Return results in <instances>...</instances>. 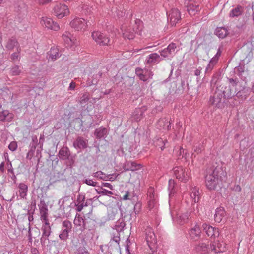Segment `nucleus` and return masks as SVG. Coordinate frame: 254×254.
Returning a JSON list of instances; mask_svg holds the SVG:
<instances>
[{
	"label": "nucleus",
	"mask_w": 254,
	"mask_h": 254,
	"mask_svg": "<svg viewBox=\"0 0 254 254\" xmlns=\"http://www.w3.org/2000/svg\"><path fill=\"white\" fill-rule=\"evenodd\" d=\"M160 60L159 55L157 53H152L146 58L145 62L146 64L150 65L158 63Z\"/></svg>",
	"instance_id": "nucleus-21"
},
{
	"label": "nucleus",
	"mask_w": 254,
	"mask_h": 254,
	"mask_svg": "<svg viewBox=\"0 0 254 254\" xmlns=\"http://www.w3.org/2000/svg\"><path fill=\"white\" fill-rule=\"evenodd\" d=\"M202 227L208 236H210L211 237L214 236L215 237L216 236H219V233L218 229H216L212 226L206 224H203Z\"/></svg>",
	"instance_id": "nucleus-20"
},
{
	"label": "nucleus",
	"mask_w": 254,
	"mask_h": 254,
	"mask_svg": "<svg viewBox=\"0 0 254 254\" xmlns=\"http://www.w3.org/2000/svg\"><path fill=\"white\" fill-rule=\"evenodd\" d=\"M20 198H24L27 195L28 187L24 183H20L18 186Z\"/></svg>",
	"instance_id": "nucleus-34"
},
{
	"label": "nucleus",
	"mask_w": 254,
	"mask_h": 254,
	"mask_svg": "<svg viewBox=\"0 0 254 254\" xmlns=\"http://www.w3.org/2000/svg\"><path fill=\"white\" fill-rule=\"evenodd\" d=\"M41 221L48 220V206L44 200H41L38 204Z\"/></svg>",
	"instance_id": "nucleus-14"
},
{
	"label": "nucleus",
	"mask_w": 254,
	"mask_h": 254,
	"mask_svg": "<svg viewBox=\"0 0 254 254\" xmlns=\"http://www.w3.org/2000/svg\"><path fill=\"white\" fill-rule=\"evenodd\" d=\"M184 152L185 150L182 147H180V150L178 153V155H182L183 157L187 158V157L189 156V154L186 152L185 153Z\"/></svg>",
	"instance_id": "nucleus-61"
},
{
	"label": "nucleus",
	"mask_w": 254,
	"mask_h": 254,
	"mask_svg": "<svg viewBox=\"0 0 254 254\" xmlns=\"http://www.w3.org/2000/svg\"><path fill=\"white\" fill-rule=\"evenodd\" d=\"M107 133V130L103 127H100L95 131V135L97 138L103 137Z\"/></svg>",
	"instance_id": "nucleus-40"
},
{
	"label": "nucleus",
	"mask_w": 254,
	"mask_h": 254,
	"mask_svg": "<svg viewBox=\"0 0 254 254\" xmlns=\"http://www.w3.org/2000/svg\"><path fill=\"white\" fill-rule=\"evenodd\" d=\"M6 48L8 50H12L14 48H16V51H21V48L18 42L14 37L9 39L6 45Z\"/></svg>",
	"instance_id": "nucleus-19"
},
{
	"label": "nucleus",
	"mask_w": 254,
	"mask_h": 254,
	"mask_svg": "<svg viewBox=\"0 0 254 254\" xmlns=\"http://www.w3.org/2000/svg\"><path fill=\"white\" fill-rule=\"evenodd\" d=\"M174 173L176 177L181 181L186 182L189 178L188 170L186 171L182 167L178 166L174 168Z\"/></svg>",
	"instance_id": "nucleus-9"
},
{
	"label": "nucleus",
	"mask_w": 254,
	"mask_h": 254,
	"mask_svg": "<svg viewBox=\"0 0 254 254\" xmlns=\"http://www.w3.org/2000/svg\"><path fill=\"white\" fill-rule=\"evenodd\" d=\"M53 14L59 19H61L69 14L68 7L62 3H57L53 8Z\"/></svg>",
	"instance_id": "nucleus-2"
},
{
	"label": "nucleus",
	"mask_w": 254,
	"mask_h": 254,
	"mask_svg": "<svg viewBox=\"0 0 254 254\" xmlns=\"http://www.w3.org/2000/svg\"><path fill=\"white\" fill-rule=\"evenodd\" d=\"M17 148V142L15 141L11 142L8 145V148L12 151H14Z\"/></svg>",
	"instance_id": "nucleus-59"
},
{
	"label": "nucleus",
	"mask_w": 254,
	"mask_h": 254,
	"mask_svg": "<svg viewBox=\"0 0 254 254\" xmlns=\"http://www.w3.org/2000/svg\"><path fill=\"white\" fill-rule=\"evenodd\" d=\"M250 90L249 88L244 87L242 90L238 91L236 96L238 97H241L243 99H246L250 94Z\"/></svg>",
	"instance_id": "nucleus-39"
},
{
	"label": "nucleus",
	"mask_w": 254,
	"mask_h": 254,
	"mask_svg": "<svg viewBox=\"0 0 254 254\" xmlns=\"http://www.w3.org/2000/svg\"><path fill=\"white\" fill-rule=\"evenodd\" d=\"M83 182L84 183H86L88 185L91 186L93 187L96 186L97 184V182L93 181V180L90 179H86L85 180L83 181Z\"/></svg>",
	"instance_id": "nucleus-55"
},
{
	"label": "nucleus",
	"mask_w": 254,
	"mask_h": 254,
	"mask_svg": "<svg viewBox=\"0 0 254 254\" xmlns=\"http://www.w3.org/2000/svg\"><path fill=\"white\" fill-rule=\"evenodd\" d=\"M210 248L211 251L214 252L215 253L223 252L225 251V243L220 242L218 240L210 244Z\"/></svg>",
	"instance_id": "nucleus-17"
},
{
	"label": "nucleus",
	"mask_w": 254,
	"mask_h": 254,
	"mask_svg": "<svg viewBox=\"0 0 254 254\" xmlns=\"http://www.w3.org/2000/svg\"><path fill=\"white\" fill-rule=\"evenodd\" d=\"M236 90L234 92L231 89L230 86H226L224 88L222 93L223 94V96L225 98L229 99L233 97Z\"/></svg>",
	"instance_id": "nucleus-38"
},
{
	"label": "nucleus",
	"mask_w": 254,
	"mask_h": 254,
	"mask_svg": "<svg viewBox=\"0 0 254 254\" xmlns=\"http://www.w3.org/2000/svg\"><path fill=\"white\" fill-rule=\"evenodd\" d=\"M13 118V114L9 113L8 110H4L0 112V121H10Z\"/></svg>",
	"instance_id": "nucleus-32"
},
{
	"label": "nucleus",
	"mask_w": 254,
	"mask_h": 254,
	"mask_svg": "<svg viewBox=\"0 0 254 254\" xmlns=\"http://www.w3.org/2000/svg\"><path fill=\"white\" fill-rule=\"evenodd\" d=\"M58 155L60 159L62 160L70 159V151L66 146L62 148L59 150Z\"/></svg>",
	"instance_id": "nucleus-26"
},
{
	"label": "nucleus",
	"mask_w": 254,
	"mask_h": 254,
	"mask_svg": "<svg viewBox=\"0 0 254 254\" xmlns=\"http://www.w3.org/2000/svg\"><path fill=\"white\" fill-rule=\"evenodd\" d=\"M31 231H32V230H31V228L29 227V230H28V237L29 244L30 245H32V238H33ZM32 231L35 233V235H36L37 236H39V235L40 234V231L39 229L35 228L34 229H32Z\"/></svg>",
	"instance_id": "nucleus-42"
},
{
	"label": "nucleus",
	"mask_w": 254,
	"mask_h": 254,
	"mask_svg": "<svg viewBox=\"0 0 254 254\" xmlns=\"http://www.w3.org/2000/svg\"><path fill=\"white\" fill-rule=\"evenodd\" d=\"M74 254H89V253L84 247L82 246L76 249Z\"/></svg>",
	"instance_id": "nucleus-47"
},
{
	"label": "nucleus",
	"mask_w": 254,
	"mask_h": 254,
	"mask_svg": "<svg viewBox=\"0 0 254 254\" xmlns=\"http://www.w3.org/2000/svg\"><path fill=\"white\" fill-rule=\"evenodd\" d=\"M93 39L100 46H105L110 44V39L100 31H94L92 33Z\"/></svg>",
	"instance_id": "nucleus-5"
},
{
	"label": "nucleus",
	"mask_w": 254,
	"mask_h": 254,
	"mask_svg": "<svg viewBox=\"0 0 254 254\" xmlns=\"http://www.w3.org/2000/svg\"><path fill=\"white\" fill-rule=\"evenodd\" d=\"M21 51H16V52L13 53L11 55V59L13 61H18L19 60V54Z\"/></svg>",
	"instance_id": "nucleus-58"
},
{
	"label": "nucleus",
	"mask_w": 254,
	"mask_h": 254,
	"mask_svg": "<svg viewBox=\"0 0 254 254\" xmlns=\"http://www.w3.org/2000/svg\"><path fill=\"white\" fill-rule=\"evenodd\" d=\"M229 81L230 83L231 84V86L233 87H235L237 85V84L238 83V81L237 79H233V78H230L229 79Z\"/></svg>",
	"instance_id": "nucleus-63"
},
{
	"label": "nucleus",
	"mask_w": 254,
	"mask_h": 254,
	"mask_svg": "<svg viewBox=\"0 0 254 254\" xmlns=\"http://www.w3.org/2000/svg\"><path fill=\"white\" fill-rule=\"evenodd\" d=\"M243 12V8L241 6H237V7L232 9L230 13V16L234 17H238L242 14Z\"/></svg>",
	"instance_id": "nucleus-41"
},
{
	"label": "nucleus",
	"mask_w": 254,
	"mask_h": 254,
	"mask_svg": "<svg viewBox=\"0 0 254 254\" xmlns=\"http://www.w3.org/2000/svg\"><path fill=\"white\" fill-rule=\"evenodd\" d=\"M72 224L69 220H64L62 222L61 231L59 237L61 240L66 241L69 236V233L72 231Z\"/></svg>",
	"instance_id": "nucleus-4"
},
{
	"label": "nucleus",
	"mask_w": 254,
	"mask_h": 254,
	"mask_svg": "<svg viewBox=\"0 0 254 254\" xmlns=\"http://www.w3.org/2000/svg\"><path fill=\"white\" fill-rule=\"evenodd\" d=\"M189 219V214L188 212L183 213L180 215H177L176 218V221L177 223L180 225H183V224L188 222Z\"/></svg>",
	"instance_id": "nucleus-35"
},
{
	"label": "nucleus",
	"mask_w": 254,
	"mask_h": 254,
	"mask_svg": "<svg viewBox=\"0 0 254 254\" xmlns=\"http://www.w3.org/2000/svg\"><path fill=\"white\" fill-rule=\"evenodd\" d=\"M150 251L148 252V254H165L164 252L162 250H157V246L154 247V249L152 248H149Z\"/></svg>",
	"instance_id": "nucleus-51"
},
{
	"label": "nucleus",
	"mask_w": 254,
	"mask_h": 254,
	"mask_svg": "<svg viewBox=\"0 0 254 254\" xmlns=\"http://www.w3.org/2000/svg\"><path fill=\"white\" fill-rule=\"evenodd\" d=\"M85 200V196L82 194H79L77 197V200L75 204H84Z\"/></svg>",
	"instance_id": "nucleus-56"
},
{
	"label": "nucleus",
	"mask_w": 254,
	"mask_h": 254,
	"mask_svg": "<svg viewBox=\"0 0 254 254\" xmlns=\"http://www.w3.org/2000/svg\"><path fill=\"white\" fill-rule=\"evenodd\" d=\"M135 73L139 79L143 81H147L150 78H152L153 75L152 72L147 69H142L137 68L135 69Z\"/></svg>",
	"instance_id": "nucleus-10"
},
{
	"label": "nucleus",
	"mask_w": 254,
	"mask_h": 254,
	"mask_svg": "<svg viewBox=\"0 0 254 254\" xmlns=\"http://www.w3.org/2000/svg\"><path fill=\"white\" fill-rule=\"evenodd\" d=\"M48 54L52 60H55L62 55L61 51L59 52V49L55 47H52Z\"/></svg>",
	"instance_id": "nucleus-30"
},
{
	"label": "nucleus",
	"mask_w": 254,
	"mask_h": 254,
	"mask_svg": "<svg viewBox=\"0 0 254 254\" xmlns=\"http://www.w3.org/2000/svg\"><path fill=\"white\" fill-rule=\"evenodd\" d=\"M153 188H150L148 190V200H157L156 197L155 196V194L153 193Z\"/></svg>",
	"instance_id": "nucleus-54"
},
{
	"label": "nucleus",
	"mask_w": 254,
	"mask_h": 254,
	"mask_svg": "<svg viewBox=\"0 0 254 254\" xmlns=\"http://www.w3.org/2000/svg\"><path fill=\"white\" fill-rule=\"evenodd\" d=\"M190 196L192 202H198L200 198L199 189L196 187L191 188L190 190Z\"/></svg>",
	"instance_id": "nucleus-22"
},
{
	"label": "nucleus",
	"mask_w": 254,
	"mask_h": 254,
	"mask_svg": "<svg viewBox=\"0 0 254 254\" xmlns=\"http://www.w3.org/2000/svg\"><path fill=\"white\" fill-rule=\"evenodd\" d=\"M222 54V51L220 48H219L217 50V53L216 55L211 59V60H214V61L215 62L218 63V59L219 57H220L221 55Z\"/></svg>",
	"instance_id": "nucleus-57"
},
{
	"label": "nucleus",
	"mask_w": 254,
	"mask_h": 254,
	"mask_svg": "<svg viewBox=\"0 0 254 254\" xmlns=\"http://www.w3.org/2000/svg\"><path fill=\"white\" fill-rule=\"evenodd\" d=\"M43 225L41 228L42 231V235L45 237L49 236L51 233V228L50 226V224L48 222V220L42 221Z\"/></svg>",
	"instance_id": "nucleus-29"
},
{
	"label": "nucleus",
	"mask_w": 254,
	"mask_h": 254,
	"mask_svg": "<svg viewBox=\"0 0 254 254\" xmlns=\"http://www.w3.org/2000/svg\"><path fill=\"white\" fill-rule=\"evenodd\" d=\"M62 38L65 43L68 46H72L75 44V38L68 31H65L63 34Z\"/></svg>",
	"instance_id": "nucleus-25"
},
{
	"label": "nucleus",
	"mask_w": 254,
	"mask_h": 254,
	"mask_svg": "<svg viewBox=\"0 0 254 254\" xmlns=\"http://www.w3.org/2000/svg\"><path fill=\"white\" fill-rule=\"evenodd\" d=\"M88 140L81 137H78L73 143L74 147L77 149H84L87 147Z\"/></svg>",
	"instance_id": "nucleus-23"
},
{
	"label": "nucleus",
	"mask_w": 254,
	"mask_h": 254,
	"mask_svg": "<svg viewBox=\"0 0 254 254\" xmlns=\"http://www.w3.org/2000/svg\"><path fill=\"white\" fill-rule=\"evenodd\" d=\"M221 91L219 90L216 91L213 96H211L209 99V103L215 107L219 108L222 105L221 102L222 95L221 94Z\"/></svg>",
	"instance_id": "nucleus-13"
},
{
	"label": "nucleus",
	"mask_w": 254,
	"mask_h": 254,
	"mask_svg": "<svg viewBox=\"0 0 254 254\" xmlns=\"http://www.w3.org/2000/svg\"><path fill=\"white\" fill-rule=\"evenodd\" d=\"M175 187V182L174 181L170 179L168 182V190L170 191V193H174L173 189Z\"/></svg>",
	"instance_id": "nucleus-53"
},
{
	"label": "nucleus",
	"mask_w": 254,
	"mask_h": 254,
	"mask_svg": "<svg viewBox=\"0 0 254 254\" xmlns=\"http://www.w3.org/2000/svg\"><path fill=\"white\" fill-rule=\"evenodd\" d=\"M157 200H148V207L150 209L153 208L157 204Z\"/></svg>",
	"instance_id": "nucleus-62"
},
{
	"label": "nucleus",
	"mask_w": 254,
	"mask_h": 254,
	"mask_svg": "<svg viewBox=\"0 0 254 254\" xmlns=\"http://www.w3.org/2000/svg\"><path fill=\"white\" fill-rule=\"evenodd\" d=\"M167 143L168 141L166 140H163L162 138H159L157 139L156 144L159 146L161 149L163 150L165 148V145Z\"/></svg>",
	"instance_id": "nucleus-50"
},
{
	"label": "nucleus",
	"mask_w": 254,
	"mask_h": 254,
	"mask_svg": "<svg viewBox=\"0 0 254 254\" xmlns=\"http://www.w3.org/2000/svg\"><path fill=\"white\" fill-rule=\"evenodd\" d=\"M204 149V147L203 144H199L198 145H194L191 155L192 160H193V158L196 157V154L201 153Z\"/></svg>",
	"instance_id": "nucleus-31"
},
{
	"label": "nucleus",
	"mask_w": 254,
	"mask_h": 254,
	"mask_svg": "<svg viewBox=\"0 0 254 254\" xmlns=\"http://www.w3.org/2000/svg\"><path fill=\"white\" fill-rule=\"evenodd\" d=\"M186 4L187 10L190 15H195L200 11V7L199 5L191 0L188 1L186 3Z\"/></svg>",
	"instance_id": "nucleus-12"
},
{
	"label": "nucleus",
	"mask_w": 254,
	"mask_h": 254,
	"mask_svg": "<svg viewBox=\"0 0 254 254\" xmlns=\"http://www.w3.org/2000/svg\"><path fill=\"white\" fill-rule=\"evenodd\" d=\"M40 24L43 26L54 31H58L60 29L59 25L49 17H42L40 20Z\"/></svg>",
	"instance_id": "nucleus-8"
},
{
	"label": "nucleus",
	"mask_w": 254,
	"mask_h": 254,
	"mask_svg": "<svg viewBox=\"0 0 254 254\" xmlns=\"http://www.w3.org/2000/svg\"><path fill=\"white\" fill-rule=\"evenodd\" d=\"M126 226V223L123 218H120L118 220L114 226V229L117 231L118 233L121 232L123 230ZM119 234V233H117Z\"/></svg>",
	"instance_id": "nucleus-37"
},
{
	"label": "nucleus",
	"mask_w": 254,
	"mask_h": 254,
	"mask_svg": "<svg viewBox=\"0 0 254 254\" xmlns=\"http://www.w3.org/2000/svg\"><path fill=\"white\" fill-rule=\"evenodd\" d=\"M147 110L146 106H142L139 108L135 109L132 115V120L138 122L140 121L143 117L144 112Z\"/></svg>",
	"instance_id": "nucleus-16"
},
{
	"label": "nucleus",
	"mask_w": 254,
	"mask_h": 254,
	"mask_svg": "<svg viewBox=\"0 0 254 254\" xmlns=\"http://www.w3.org/2000/svg\"><path fill=\"white\" fill-rule=\"evenodd\" d=\"M225 216V211L223 208H217L214 215V220L216 222L220 223Z\"/></svg>",
	"instance_id": "nucleus-28"
},
{
	"label": "nucleus",
	"mask_w": 254,
	"mask_h": 254,
	"mask_svg": "<svg viewBox=\"0 0 254 254\" xmlns=\"http://www.w3.org/2000/svg\"><path fill=\"white\" fill-rule=\"evenodd\" d=\"M102 73L101 72H99L98 74L94 75L93 77L94 79L92 80L91 83H88V86H91V85H95L97 83L98 79L101 77Z\"/></svg>",
	"instance_id": "nucleus-48"
},
{
	"label": "nucleus",
	"mask_w": 254,
	"mask_h": 254,
	"mask_svg": "<svg viewBox=\"0 0 254 254\" xmlns=\"http://www.w3.org/2000/svg\"><path fill=\"white\" fill-rule=\"evenodd\" d=\"M168 15V21L171 26H175L181 19V13L177 8H172Z\"/></svg>",
	"instance_id": "nucleus-6"
},
{
	"label": "nucleus",
	"mask_w": 254,
	"mask_h": 254,
	"mask_svg": "<svg viewBox=\"0 0 254 254\" xmlns=\"http://www.w3.org/2000/svg\"><path fill=\"white\" fill-rule=\"evenodd\" d=\"M225 177V173L220 167H210L205 177L206 187L210 190H215Z\"/></svg>",
	"instance_id": "nucleus-1"
},
{
	"label": "nucleus",
	"mask_w": 254,
	"mask_h": 254,
	"mask_svg": "<svg viewBox=\"0 0 254 254\" xmlns=\"http://www.w3.org/2000/svg\"><path fill=\"white\" fill-rule=\"evenodd\" d=\"M89 94L88 92L84 93L80 97L79 102L81 104H85L89 101Z\"/></svg>",
	"instance_id": "nucleus-46"
},
{
	"label": "nucleus",
	"mask_w": 254,
	"mask_h": 254,
	"mask_svg": "<svg viewBox=\"0 0 254 254\" xmlns=\"http://www.w3.org/2000/svg\"><path fill=\"white\" fill-rule=\"evenodd\" d=\"M82 10H83V12L86 14L87 13H90L92 11V10H91L92 7L89 6V5H84L82 7Z\"/></svg>",
	"instance_id": "nucleus-60"
},
{
	"label": "nucleus",
	"mask_w": 254,
	"mask_h": 254,
	"mask_svg": "<svg viewBox=\"0 0 254 254\" xmlns=\"http://www.w3.org/2000/svg\"><path fill=\"white\" fill-rule=\"evenodd\" d=\"M175 43H171L166 48L160 51V55L164 58L171 59L176 53L177 50Z\"/></svg>",
	"instance_id": "nucleus-7"
},
{
	"label": "nucleus",
	"mask_w": 254,
	"mask_h": 254,
	"mask_svg": "<svg viewBox=\"0 0 254 254\" xmlns=\"http://www.w3.org/2000/svg\"><path fill=\"white\" fill-rule=\"evenodd\" d=\"M141 204L140 203H136L134 207V211L135 214L139 212L141 209Z\"/></svg>",
	"instance_id": "nucleus-64"
},
{
	"label": "nucleus",
	"mask_w": 254,
	"mask_h": 254,
	"mask_svg": "<svg viewBox=\"0 0 254 254\" xmlns=\"http://www.w3.org/2000/svg\"><path fill=\"white\" fill-rule=\"evenodd\" d=\"M120 241V238L119 236V234H117V235H114L108 243L109 248H110L112 250L113 249L117 250L119 248Z\"/></svg>",
	"instance_id": "nucleus-27"
},
{
	"label": "nucleus",
	"mask_w": 254,
	"mask_h": 254,
	"mask_svg": "<svg viewBox=\"0 0 254 254\" xmlns=\"http://www.w3.org/2000/svg\"><path fill=\"white\" fill-rule=\"evenodd\" d=\"M215 33L219 38L223 39L228 34V31L225 27H218L216 29Z\"/></svg>",
	"instance_id": "nucleus-33"
},
{
	"label": "nucleus",
	"mask_w": 254,
	"mask_h": 254,
	"mask_svg": "<svg viewBox=\"0 0 254 254\" xmlns=\"http://www.w3.org/2000/svg\"><path fill=\"white\" fill-rule=\"evenodd\" d=\"M168 120L166 118L160 119L158 120L157 124V127L159 129L165 128L166 124H168Z\"/></svg>",
	"instance_id": "nucleus-44"
},
{
	"label": "nucleus",
	"mask_w": 254,
	"mask_h": 254,
	"mask_svg": "<svg viewBox=\"0 0 254 254\" xmlns=\"http://www.w3.org/2000/svg\"><path fill=\"white\" fill-rule=\"evenodd\" d=\"M217 63L215 62L214 61V60H210L209 61V64H208L207 67L205 69V74H209L211 72L212 70L213 69L215 65Z\"/></svg>",
	"instance_id": "nucleus-43"
},
{
	"label": "nucleus",
	"mask_w": 254,
	"mask_h": 254,
	"mask_svg": "<svg viewBox=\"0 0 254 254\" xmlns=\"http://www.w3.org/2000/svg\"><path fill=\"white\" fill-rule=\"evenodd\" d=\"M121 29L123 32V37L125 39L131 40L134 38L135 32L131 27H127L126 25H124L122 26Z\"/></svg>",
	"instance_id": "nucleus-15"
},
{
	"label": "nucleus",
	"mask_w": 254,
	"mask_h": 254,
	"mask_svg": "<svg viewBox=\"0 0 254 254\" xmlns=\"http://www.w3.org/2000/svg\"><path fill=\"white\" fill-rule=\"evenodd\" d=\"M189 235L191 239L197 240L200 238L201 230L198 225L196 224L189 231Z\"/></svg>",
	"instance_id": "nucleus-18"
},
{
	"label": "nucleus",
	"mask_w": 254,
	"mask_h": 254,
	"mask_svg": "<svg viewBox=\"0 0 254 254\" xmlns=\"http://www.w3.org/2000/svg\"><path fill=\"white\" fill-rule=\"evenodd\" d=\"M196 250L197 251L202 253V254H205L208 250H211L210 246L209 247L208 244L204 242L200 243L196 247Z\"/></svg>",
	"instance_id": "nucleus-36"
},
{
	"label": "nucleus",
	"mask_w": 254,
	"mask_h": 254,
	"mask_svg": "<svg viewBox=\"0 0 254 254\" xmlns=\"http://www.w3.org/2000/svg\"><path fill=\"white\" fill-rule=\"evenodd\" d=\"M144 234L147 244L149 248L154 249L157 246V239L153 229L147 226L145 230Z\"/></svg>",
	"instance_id": "nucleus-3"
},
{
	"label": "nucleus",
	"mask_w": 254,
	"mask_h": 254,
	"mask_svg": "<svg viewBox=\"0 0 254 254\" xmlns=\"http://www.w3.org/2000/svg\"><path fill=\"white\" fill-rule=\"evenodd\" d=\"M141 166L140 164H137L135 162L127 161L125 163L124 168L126 171H134L139 169Z\"/></svg>",
	"instance_id": "nucleus-24"
},
{
	"label": "nucleus",
	"mask_w": 254,
	"mask_h": 254,
	"mask_svg": "<svg viewBox=\"0 0 254 254\" xmlns=\"http://www.w3.org/2000/svg\"><path fill=\"white\" fill-rule=\"evenodd\" d=\"M96 191L98 194H102L103 195L110 196L113 194V192L110 190H108L106 189H102V190H98L97 189H95Z\"/></svg>",
	"instance_id": "nucleus-52"
},
{
	"label": "nucleus",
	"mask_w": 254,
	"mask_h": 254,
	"mask_svg": "<svg viewBox=\"0 0 254 254\" xmlns=\"http://www.w3.org/2000/svg\"><path fill=\"white\" fill-rule=\"evenodd\" d=\"M21 73V70L19 68V66L15 65L10 68V73L13 76H17L20 75Z\"/></svg>",
	"instance_id": "nucleus-45"
},
{
	"label": "nucleus",
	"mask_w": 254,
	"mask_h": 254,
	"mask_svg": "<svg viewBox=\"0 0 254 254\" xmlns=\"http://www.w3.org/2000/svg\"><path fill=\"white\" fill-rule=\"evenodd\" d=\"M106 175L104 173L101 171H97L95 173H94L93 174V176L94 177L97 178L98 179L105 180L107 178H106Z\"/></svg>",
	"instance_id": "nucleus-49"
},
{
	"label": "nucleus",
	"mask_w": 254,
	"mask_h": 254,
	"mask_svg": "<svg viewBox=\"0 0 254 254\" xmlns=\"http://www.w3.org/2000/svg\"><path fill=\"white\" fill-rule=\"evenodd\" d=\"M70 25L76 30H84L86 28L87 22L83 18H76L71 21Z\"/></svg>",
	"instance_id": "nucleus-11"
}]
</instances>
